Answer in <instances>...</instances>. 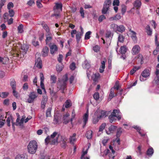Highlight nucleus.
<instances>
[{
	"label": "nucleus",
	"mask_w": 159,
	"mask_h": 159,
	"mask_svg": "<svg viewBox=\"0 0 159 159\" xmlns=\"http://www.w3.org/2000/svg\"><path fill=\"white\" fill-rule=\"evenodd\" d=\"M60 135L56 132H54L50 137L48 136L45 139V141L46 144L47 145L49 143L51 145H55L58 143V138Z\"/></svg>",
	"instance_id": "nucleus-1"
},
{
	"label": "nucleus",
	"mask_w": 159,
	"mask_h": 159,
	"mask_svg": "<svg viewBox=\"0 0 159 159\" xmlns=\"http://www.w3.org/2000/svg\"><path fill=\"white\" fill-rule=\"evenodd\" d=\"M121 113L119 110L115 109L113 110L111 114L108 117L110 122L111 123L115 122L116 120V118L118 120H120L122 117Z\"/></svg>",
	"instance_id": "nucleus-2"
},
{
	"label": "nucleus",
	"mask_w": 159,
	"mask_h": 159,
	"mask_svg": "<svg viewBox=\"0 0 159 159\" xmlns=\"http://www.w3.org/2000/svg\"><path fill=\"white\" fill-rule=\"evenodd\" d=\"M62 5L61 3H56L53 7L54 13L52 15V16H55L57 19L60 17V13L62 11Z\"/></svg>",
	"instance_id": "nucleus-3"
},
{
	"label": "nucleus",
	"mask_w": 159,
	"mask_h": 159,
	"mask_svg": "<svg viewBox=\"0 0 159 159\" xmlns=\"http://www.w3.org/2000/svg\"><path fill=\"white\" fill-rule=\"evenodd\" d=\"M38 145L36 141L34 140L31 141L27 147L28 152L32 154H34L37 149Z\"/></svg>",
	"instance_id": "nucleus-4"
},
{
	"label": "nucleus",
	"mask_w": 159,
	"mask_h": 159,
	"mask_svg": "<svg viewBox=\"0 0 159 159\" xmlns=\"http://www.w3.org/2000/svg\"><path fill=\"white\" fill-rule=\"evenodd\" d=\"M68 80L67 75L66 74L65 75V78L62 80H59L57 83V87L59 90H62V93L64 92V90L66 87V82Z\"/></svg>",
	"instance_id": "nucleus-5"
},
{
	"label": "nucleus",
	"mask_w": 159,
	"mask_h": 159,
	"mask_svg": "<svg viewBox=\"0 0 159 159\" xmlns=\"http://www.w3.org/2000/svg\"><path fill=\"white\" fill-rule=\"evenodd\" d=\"M28 48L26 45H23L21 46L20 52H18L16 54V56L20 58L24 57V55L26 53Z\"/></svg>",
	"instance_id": "nucleus-6"
},
{
	"label": "nucleus",
	"mask_w": 159,
	"mask_h": 159,
	"mask_svg": "<svg viewBox=\"0 0 159 159\" xmlns=\"http://www.w3.org/2000/svg\"><path fill=\"white\" fill-rule=\"evenodd\" d=\"M37 96V94L36 93L34 92H30L29 94V98L27 100V102L30 103H33Z\"/></svg>",
	"instance_id": "nucleus-7"
},
{
	"label": "nucleus",
	"mask_w": 159,
	"mask_h": 159,
	"mask_svg": "<svg viewBox=\"0 0 159 159\" xmlns=\"http://www.w3.org/2000/svg\"><path fill=\"white\" fill-rule=\"evenodd\" d=\"M111 2L108 1H105L103 8L102 10V14H105L107 13V11L109 10V7L110 6Z\"/></svg>",
	"instance_id": "nucleus-8"
},
{
	"label": "nucleus",
	"mask_w": 159,
	"mask_h": 159,
	"mask_svg": "<svg viewBox=\"0 0 159 159\" xmlns=\"http://www.w3.org/2000/svg\"><path fill=\"white\" fill-rule=\"evenodd\" d=\"M141 2L139 0H137L134 1V7L130 10V11L132 13H134L133 11V10L135 8L137 10L139 9L141 6Z\"/></svg>",
	"instance_id": "nucleus-9"
},
{
	"label": "nucleus",
	"mask_w": 159,
	"mask_h": 159,
	"mask_svg": "<svg viewBox=\"0 0 159 159\" xmlns=\"http://www.w3.org/2000/svg\"><path fill=\"white\" fill-rule=\"evenodd\" d=\"M157 34H155V44L156 46L155 49L153 51V54L154 55H156L159 52V42L157 40Z\"/></svg>",
	"instance_id": "nucleus-10"
},
{
	"label": "nucleus",
	"mask_w": 159,
	"mask_h": 159,
	"mask_svg": "<svg viewBox=\"0 0 159 159\" xmlns=\"http://www.w3.org/2000/svg\"><path fill=\"white\" fill-rule=\"evenodd\" d=\"M100 111L99 110H97L94 113V116L93 119V124L97 123L99 121V119L100 118L99 117L98 115L100 114Z\"/></svg>",
	"instance_id": "nucleus-11"
},
{
	"label": "nucleus",
	"mask_w": 159,
	"mask_h": 159,
	"mask_svg": "<svg viewBox=\"0 0 159 159\" xmlns=\"http://www.w3.org/2000/svg\"><path fill=\"white\" fill-rule=\"evenodd\" d=\"M61 141H60V143L61 147L65 149L66 146V142L67 140V138L65 136H61Z\"/></svg>",
	"instance_id": "nucleus-12"
},
{
	"label": "nucleus",
	"mask_w": 159,
	"mask_h": 159,
	"mask_svg": "<svg viewBox=\"0 0 159 159\" xmlns=\"http://www.w3.org/2000/svg\"><path fill=\"white\" fill-rule=\"evenodd\" d=\"M49 46L50 48V51L51 54H53L57 51L58 47L56 45L53 44L51 45V44H50Z\"/></svg>",
	"instance_id": "nucleus-13"
},
{
	"label": "nucleus",
	"mask_w": 159,
	"mask_h": 159,
	"mask_svg": "<svg viewBox=\"0 0 159 159\" xmlns=\"http://www.w3.org/2000/svg\"><path fill=\"white\" fill-rule=\"evenodd\" d=\"M140 48L139 45H136L134 46L132 50V53L133 55L138 54L140 51Z\"/></svg>",
	"instance_id": "nucleus-14"
},
{
	"label": "nucleus",
	"mask_w": 159,
	"mask_h": 159,
	"mask_svg": "<svg viewBox=\"0 0 159 159\" xmlns=\"http://www.w3.org/2000/svg\"><path fill=\"white\" fill-rule=\"evenodd\" d=\"M46 39L45 42L46 44H47L48 43L50 42L52 39V36L51 33H46Z\"/></svg>",
	"instance_id": "nucleus-15"
},
{
	"label": "nucleus",
	"mask_w": 159,
	"mask_h": 159,
	"mask_svg": "<svg viewBox=\"0 0 159 159\" xmlns=\"http://www.w3.org/2000/svg\"><path fill=\"white\" fill-rule=\"evenodd\" d=\"M89 117V112L88 111H87L86 113L84 115L83 117V120L84 122V125L83 126V127L84 128L85 126V125L88 121Z\"/></svg>",
	"instance_id": "nucleus-16"
},
{
	"label": "nucleus",
	"mask_w": 159,
	"mask_h": 159,
	"mask_svg": "<svg viewBox=\"0 0 159 159\" xmlns=\"http://www.w3.org/2000/svg\"><path fill=\"white\" fill-rule=\"evenodd\" d=\"M35 65L39 69L42 68V60L41 58L38 57L35 60Z\"/></svg>",
	"instance_id": "nucleus-17"
},
{
	"label": "nucleus",
	"mask_w": 159,
	"mask_h": 159,
	"mask_svg": "<svg viewBox=\"0 0 159 159\" xmlns=\"http://www.w3.org/2000/svg\"><path fill=\"white\" fill-rule=\"evenodd\" d=\"M135 59L139 63H140L141 64H142L143 63V57L142 55L141 54H139L137 55Z\"/></svg>",
	"instance_id": "nucleus-18"
},
{
	"label": "nucleus",
	"mask_w": 159,
	"mask_h": 159,
	"mask_svg": "<svg viewBox=\"0 0 159 159\" xmlns=\"http://www.w3.org/2000/svg\"><path fill=\"white\" fill-rule=\"evenodd\" d=\"M49 51L48 48L46 46L43 48L42 50L41 55L43 57H45L48 56Z\"/></svg>",
	"instance_id": "nucleus-19"
},
{
	"label": "nucleus",
	"mask_w": 159,
	"mask_h": 159,
	"mask_svg": "<svg viewBox=\"0 0 159 159\" xmlns=\"http://www.w3.org/2000/svg\"><path fill=\"white\" fill-rule=\"evenodd\" d=\"M40 86L42 89H45V87L43 84L44 80V77L43 74L42 73L40 74Z\"/></svg>",
	"instance_id": "nucleus-20"
},
{
	"label": "nucleus",
	"mask_w": 159,
	"mask_h": 159,
	"mask_svg": "<svg viewBox=\"0 0 159 159\" xmlns=\"http://www.w3.org/2000/svg\"><path fill=\"white\" fill-rule=\"evenodd\" d=\"M47 101V97L46 96H43L42 100L41 103V107L43 109H44L45 105Z\"/></svg>",
	"instance_id": "nucleus-21"
},
{
	"label": "nucleus",
	"mask_w": 159,
	"mask_h": 159,
	"mask_svg": "<svg viewBox=\"0 0 159 159\" xmlns=\"http://www.w3.org/2000/svg\"><path fill=\"white\" fill-rule=\"evenodd\" d=\"M10 84L12 89H16V83L14 78H12L10 79Z\"/></svg>",
	"instance_id": "nucleus-22"
},
{
	"label": "nucleus",
	"mask_w": 159,
	"mask_h": 159,
	"mask_svg": "<svg viewBox=\"0 0 159 159\" xmlns=\"http://www.w3.org/2000/svg\"><path fill=\"white\" fill-rule=\"evenodd\" d=\"M117 126H116L111 125L109 128V130L108 131H106V133L108 134H110L111 133H113L114 131H115Z\"/></svg>",
	"instance_id": "nucleus-23"
},
{
	"label": "nucleus",
	"mask_w": 159,
	"mask_h": 159,
	"mask_svg": "<svg viewBox=\"0 0 159 159\" xmlns=\"http://www.w3.org/2000/svg\"><path fill=\"white\" fill-rule=\"evenodd\" d=\"M150 75L149 70L148 69L144 70L141 73V75L142 77L147 78Z\"/></svg>",
	"instance_id": "nucleus-24"
},
{
	"label": "nucleus",
	"mask_w": 159,
	"mask_h": 159,
	"mask_svg": "<svg viewBox=\"0 0 159 159\" xmlns=\"http://www.w3.org/2000/svg\"><path fill=\"white\" fill-rule=\"evenodd\" d=\"M105 68V62L104 61H101V65L99 69V71L100 73H102L104 71V69Z\"/></svg>",
	"instance_id": "nucleus-25"
},
{
	"label": "nucleus",
	"mask_w": 159,
	"mask_h": 159,
	"mask_svg": "<svg viewBox=\"0 0 159 159\" xmlns=\"http://www.w3.org/2000/svg\"><path fill=\"white\" fill-rule=\"evenodd\" d=\"M15 159H27V156L25 154H18Z\"/></svg>",
	"instance_id": "nucleus-26"
},
{
	"label": "nucleus",
	"mask_w": 159,
	"mask_h": 159,
	"mask_svg": "<svg viewBox=\"0 0 159 159\" xmlns=\"http://www.w3.org/2000/svg\"><path fill=\"white\" fill-rule=\"evenodd\" d=\"M121 18V16L119 14H116V15L113 17H111L109 18V20L111 21L113 20H119Z\"/></svg>",
	"instance_id": "nucleus-27"
},
{
	"label": "nucleus",
	"mask_w": 159,
	"mask_h": 159,
	"mask_svg": "<svg viewBox=\"0 0 159 159\" xmlns=\"http://www.w3.org/2000/svg\"><path fill=\"white\" fill-rule=\"evenodd\" d=\"M92 131L91 130H89L87 131L85 134V136L88 139H91L92 138Z\"/></svg>",
	"instance_id": "nucleus-28"
},
{
	"label": "nucleus",
	"mask_w": 159,
	"mask_h": 159,
	"mask_svg": "<svg viewBox=\"0 0 159 159\" xmlns=\"http://www.w3.org/2000/svg\"><path fill=\"white\" fill-rule=\"evenodd\" d=\"M145 29L147 34L149 36H151L152 34V30L150 28V26L149 25H148L146 26Z\"/></svg>",
	"instance_id": "nucleus-29"
},
{
	"label": "nucleus",
	"mask_w": 159,
	"mask_h": 159,
	"mask_svg": "<svg viewBox=\"0 0 159 159\" xmlns=\"http://www.w3.org/2000/svg\"><path fill=\"white\" fill-rule=\"evenodd\" d=\"M116 31H118L120 33H122L125 30V28L123 25H121L119 26L118 25Z\"/></svg>",
	"instance_id": "nucleus-30"
},
{
	"label": "nucleus",
	"mask_w": 159,
	"mask_h": 159,
	"mask_svg": "<svg viewBox=\"0 0 159 159\" xmlns=\"http://www.w3.org/2000/svg\"><path fill=\"white\" fill-rule=\"evenodd\" d=\"M127 48L126 46H121L120 49V52L121 54H125L127 51Z\"/></svg>",
	"instance_id": "nucleus-31"
},
{
	"label": "nucleus",
	"mask_w": 159,
	"mask_h": 159,
	"mask_svg": "<svg viewBox=\"0 0 159 159\" xmlns=\"http://www.w3.org/2000/svg\"><path fill=\"white\" fill-rule=\"evenodd\" d=\"M42 26L43 28L45 30L46 33H50L48 25L44 22L42 23Z\"/></svg>",
	"instance_id": "nucleus-32"
},
{
	"label": "nucleus",
	"mask_w": 159,
	"mask_h": 159,
	"mask_svg": "<svg viewBox=\"0 0 159 159\" xmlns=\"http://www.w3.org/2000/svg\"><path fill=\"white\" fill-rule=\"evenodd\" d=\"M100 113L101 114L100 115H98L99 117L100 118L105 117L108 115V113L107 111H102L101 112H100Z\"/></svg>",
	"instance_id": "nucleus-33"
},
{
	"label": "nucleus",
	"mask_w": 159,
	"mask_h": 159,
	"mask_svg": "<svg viewBox=\"0 0 159 159\" xmlns=\"http://www.w3.org/2000/svg\"><path fill=\"white\" fill-rule=\"evenodd\" d=\"M154 152V150L152 147L149 148L147 151L146 154L149 156H152Z\"/></svg>",
	"instance_id": "nucleus-34"
},
{
	"label": "nucleus",
	"mask_w": 159,
	"mask_h": 159,
	"mask_svg": "<svg viewBox=\"0 0 159 159\" xmlns=\"http://www.w3.org/2000/svg\"><path fill=\"white\" fill-rule=\"evenodd\" d=\"M140 66H134L130 70V73L131 75H133L137 70L140 69Z\"/></svg>",
	"instance_id": "nucleus-35"
},
{
	"label": "nucleus",
	"mask_w": 159,
	"mask_h": 159,
	"mask_svg": "<svg viewBox=\"0 0 159 159\" xmlns=\"http://www.w3.org/2000/svg\"><path fill=\"white\" fill-rule=\"evenodd\" d=\"M51 84H55L56 82L57 77L54 75H52L50 76Z\"/></svg>",
	"instance_id": "nucleus-36"
},
{
	"label": "nucleus",
	"mask_w": 159,
	"mask_h": 159,
	"mask_svg": "<svg viewBox=\"0 0 159 159\" xmlns=\"http://www.w3.org/2000/svg\"><path fill=\"white\" fill-rule=\"evenodd\" d=\"M129 31L132 33V35L131 36V38L133 40H137V37L136 36V33L134 31L130 29Z\"/></svg>",
	"instance_id": "nucleus-37"
},
{
	"label": "nucleus",
	"mask_w": 159,
	"mask_h": 159,
	"mask_svg": "<svg viewBox=\"0 0 159 159\" xmlns=\"http://www.w3.org/2000/svg\"><path fill=\"white\" fill-rule=\"evenodd\" d=\"M50 93L52 97L54 98L57 97V93L54 92L53 89H52L51 88H49Z\"/></svg>",
	"instance_id": "nucleus-38"
},
{
	"label": "nucleus",
	"mask_w": 159,
	"mask_h": 159,
	"mask_svg": "<svg viewBox=\"0 0 159 159\" xmlns=\"http://www.w3.org/2000/svg\"><path fill=\"white\" fill-rule=\"evenodd\" d=\"M9 94V93L8 92H3L0 93V97L2 98H6L7 97Z\"/></svg>",
	"instance_id": "nucleus-39"
},
{
	"label": "nucleus",
	"mask_w": 159,
	"mask_h": 159,
	"mask_svg": "<svg viewBox=\"0 0 159 159\" xmlns=\"http://www.w3.org/2000/svg\"><path fill=\"white\" fill-rule=\"evenodd\" d=\"M94 78L93 79V80L94 82H97L98 79L100 77V74L99 73H96L94 75Z\"/></svg>",
	"instance_id": "nucleus-40"
},
{
	"label": "nucleus",
	"mask_w": 159,
	"mask_h": 159,
	"mask_svg": "<svg viewBox=\"0 0 159 159\" xmlns=\"http://www.w3.org/2000/svg\"><path fill=\"white\" fill-rule=\"evenodd\" d=\"M52 108L51 107H49L47 110L46 111V116L47 117H50L51 116V113Z\"/></svg>",
	"instance_id": "nucleus-41"
},
{
	"label": "nucleus",
	"mask_w": 159,
	"mask_h": 159,
	"mask_svg": "<svg viewBox=\"0 0 159 159\" xmlns=\"http://www.w3.org/2000/svg\"><path fill=\"white\" fill-rule=\"evenodd\" d=\"M122 129L121 128H119L117 129L116 133V137L117 138H119L122 133Z\"/></svg>",
	"instance_id": "nucleus-42"
},
{
	"label": "nucleus",
	"mask_w": 159,
	"mask_h": 159,
	"mask_svg": "<svg viewBox=\"0 0 159 159\" xmlns=\"http://www.w3.org/2000/svg\"><path fill=\"white\" fill-rule=\"evenodd\" d=\"M82 34H81L80 33H77L76 35V39L77 42L78 43H79L80 40L81 38V36H82Z\"/></svg>",
	"instance_id": "nucleus-43"
},
{
	"label": "nucleus",
	"mask_w": 159,
	"mask_h": 159,
	"mask_svg": "<svg viewBox=\"0 0 159 159\" xmlns=\"http://www.w3.org/2000/svg\"><path fill=\"white\" fill-rule=\"evenodd\" d=\"M91 32L90 31H89L86 32L85 35V39L86 40H88L90 39V35Z\"/></svg>",
	"instance_id": "nucleus-44"
},
{
	"label": "nucleus",
	"mask_w": 159,
	"mask_h": 159,
	"mask_svg": "<svg viewBox=\"0 0 159 159\" xmlns=\"http://www.w3.org/2000/svg\"><path fill=\"white\" fill-rule=\"evenodd\" d=\"M117 26L118 25L116 24L113 23L111 25V28L113 29L114 31L116 32Z\"/></svg>",
	"instance_id": "nucleus-45"
},
{
	"label": "nucleus",
	"mask_w": 159,
	"mask_h": 159,
	"mask_svg": "<svg viewBox=\"0 0 159 159\" xmlns=\"http://www.w3.org/2000/svg\"><path fill=\"white\" fill-rule=\"evenodd\" d=\"M23 26L22 24L20 25L18 27V32L20 33H22L23 31Z\"/></svg>",
	"instance_id": "nucleus-46"
},
{
	"label": "nucleus",
	"mask_w": 159,
	"mask_h": 159,
	"mask_svg": "<svg viewBox=\"0 0 159 159\" xmlns=\"http://www.w3.org/2000/svg\"><path fill=\"white\" fill-rule=\"evenodd\" d=\"M100 48V47L99 46L97 45L93 47V50L95 52H97L99 51Z\"/></svg>",
	"instance_id": "nucleus-47"
},
{
	"label": "nucleus",
	"mask_w": 159,
	"mask_h": 159,
	"mask_svg": "<svg viewBox=\"0 0 159 159\" xmlns=\"http://www.w3.org/2000/svg\"><path fill=\"white\" fill-rule=\"evenodd\" d=\"M63 67L62 66L59 65H57L56 66V70L58 72H60L63 69Z\"/></svg>",
	"instance_id": "nucleus-48"
},
{
	"label": "nucleus",
	"mask_w": 159,
	"mask_h": 159,
	"mask_svg": "<svg viewBox=\"0 0 159 159\" xmlns=\"http://www.w3.org/2000/svg\"><path fill=\"white\" fill-rule=\"evenodd\" d=\"M124 37L121 34H120L118 37V41L120 42H123L124 41Z\"/></svg>",
	"instance_id": "nucleus-49"
},
{
	"label": "nucleus",
	"mask_w": 159,
	"mask_h": 159,
	"mask_svg": "<svg viewBox=\"0 0 159 159\" xmlns=\"http://www.w3.org/2000/svg\"><path fill=\"white\" fill-rule=\"evenodd\" d=\"M93 97L96 100H98L99 98V94L98 92L95 93L93 95Z\"/></svg>",
	"instance_id": "nucleus-50"
},
{
	"label": "nucleus",
	"mask_w": 159,
	"mask_h": 159,
	"mask_svg": "<svg viewBox=\"0 0 159 159\" xmlns=\"http://www.w3.org/2000/svg\"><path fill=\"white\" fill-rule=\"evenodd\" d=\"M106 19V17L104 15H101L99 16L98 18V20L100 22H101L103 20Z\"/></svg>",
	"instance_id": "nucleus-51"
},
{
	"label": "nucleus",
	"mask_w": 159,
	"mask_h": 159,
	"mask_svg": "<svg viewBox=\"0 0 159 159\" xmlns=\"http://www.w3.org/2000/svg\"><path fill=\"white\" fill-rule=\"evenodd\" d=\"M156 74L157 76L156 79L157 80H156L155 81L156 83H158L159 82V76H158V75L159 74V70H157Z\"/></svg>",
	"instance_id": "nucleus-52"
},
{
	"label": "nucleus",
	"mask_w": 159,
	"mask_h": 159,
	"mask_svg": "<svg viewBox=\"0 0 159 159\" xmlns=\"http://www.w3.org/2000/svg\"><path fill=\"white\" fill-rule=\"evenodd\" d=\"M126 6L125 5L122 6L121 12L123 14H124L126 12Z\"/></svg>",
	"instance_id": "nucleus-53"
},
{
	"label": "nucleus",
	"mask_w": 159,
	"mask_h": 159,
	"mask_svg": "<svg viewBox=\"0 0 159 159\" xmlns=\"http://www.w3.org/2000/svg\"><path fill=\"white\" fill-rule=\"evenodd\" d=\"M44 1H41V0H37L36 2V4L37 6L39 7H43L42 4L41 3V2L42 1L43 2Z\"/></svg>",
	"instance_id": "nucleus-54"
},
{
	"label": "nucleus",
	"mask_w": 159,
	"mask_h": 159,
	"mask_svg": "<svg viewBox=\"0 0 159 159\" xmlns=\"http://www.w3.org/2000/svg\"><path fill=\"white\" fill-rule=\"evenodd\" d=\"M71 106V104L70 102L68 101V100H66L65 102V107L66 108L69 107Z\"/></svg>",
	"instance_id": "nucleus-55"
},
{
	"label": "nucleus",
	"mask_w": 159,
	"mask_h": 159,
	"mask_svg": "<svg viewBox=\"0 0 159 159\" xmlns=\"http://www.w3.org/2000/svg\"><path fill=\"white\" fill-rule=\"evenodd\" d=\"M63 120H64L63 123L65 124H66L70 122L69 119H68V118L66 117H63Z\"/></svg>",
	"instance_id": "nucleus-56"
},
{
	"label": "nucleus",
	"mask_w": 159,
	"mask_h": 159,
	"mask_svg": "<svg viewBox=\"0 0 159 159\" xmlns=\"http://www.w3.org/2000/svg\"><path fill=\"white\" fill-rule=\"evenodd\" d=\"M9 14L10 17H12L14 16L15 12L12 9L9 10Z\"/></svg>",
	"instance_id": "nucleus-57"
},
{
	"label": "nucleus",
	"mask_w": 159,
	"mask_h": 159,
	"mask_svg": "<svg viewBox=\"0 0 159 159\" xmlns=\"http://www.w3.org/2000/svg\"><path fill=\"white\" fill-rule=\"evenodd\" d=\"M105 125H106L105 123H102L101 125V126H100V127H99V131H102L103 130V129H104Z\"/></svg>",
	"instance_id": "nucleus-58"
},
{
	"label": "nucleus",
	"mask_w": 159,
	"mask_h": 159,
	"mask_svg": "<svg viewBox=\"0 0 159 159\" xmlns=\"http://www.w3.org/2000/svg\"><path fill=\"white\" fill-rule=\"evenodd\" d=\"M75 68V63L74 62H72L70 66V68L72 70H74Z\"/></svg>",
	"instance_id": "nucleus-59"
},
{
	"label": "nucleus",
	"mask_w": 159,
	"mask_h": 159,
	"mask_svg": "<svg viewBox=\"0 0 159 159\" xmlns=\"http://www.w3.org/2000/svg\"><path fill=\"white\" fill-rule=\"evenodd\" d=\"M117 93L112 94L110 93L109 95L108 100L110 99V100L113 98L115 96H116L117 95Z\"/></svg>",
	"instance_id": "nucleus-60"
},
{
	"label": "nucleus",
	"mask_w": 159,
	"mask_h": 159,
	"mask_svg": "<svg viewBox=\"0 0 159 159\" xmlns=\"http://www.w3.org/2000/svg\"><path fill=\"white\" fill-rule=\"evenodd\" d=\"M14 7V5L12 2H9L7 8L8 10H11V8H12Z\"/></svg>",
	"instance_id": "nucleus-61"
},
{
	"label": "nucleus",
	"mask_w": 159,
	"mask_h": 159,
	"mask_svg": "<svg viewBox=\"0 0 159 159\" xmlns=\"http://www.w3.org/2000/svg\"><path fill=\"white\" fill-rule=\"evenodd\" d=\"M6 121L7 124V125L8 126H11V116L7 118Z\"/></svg>",
	"instance_id": "nucleus-62"
},
{
	"label": "nucleus",
	"mask_w": 159,
	"mask_h": 159,
	"mask_svg": "<svg viewBox=\"0 0 159 159\" xmlns=\"http://www.w3.org/2000/svg\"><path fill=\"white\" fill-rule=\"evenodd\" d=\"M80 12L81 14V16L83 18L84 17V10L82 7H81L80 9Z\"/></svg>",
	"instance_id": "nucleus-63"
},
{
	"label": "nucleus",
	"mask_w": 159,
	"mask_h": 159,
	"mask_svg": "<svg viewBox=\"0 0 159 159\" xmlns=\"http://www.w3.org/2000/svg\"><path fill=\"white\" fill-rule=\"evenodd\" d=\"M23 88L24 90H26L28 89V86L27 83H25L24 84Z\"/></svg>",
	"instance_id": "nucleus-64"
}]
</instances>
